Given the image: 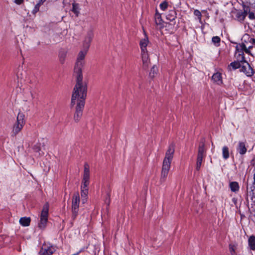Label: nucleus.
I'll list each match as a JSON object with an SVG mask.
<instances>
[{
  "label": "nucleus",
  "mask_w": 255,
  "mask_h": 255,
  "mask_svg": "<svg viewBox=\"0 0 255 255\" xmlns=\"http://www.w3.org/2000/svg\"><path fill=\"white\" fill-rule=\"evenodd\" d=\"M87 86H79L76 88L75 86L71 98V105L73 106L77 101L75 113L74 115V120L76 122L79 121L83 114L85 99L87 97Z\"/></svg>",
  "instance_id": "1"
},
{
  "label": "nucleus",
  "mask_w": 255,
  "mask_h": 255,
  "mask_svg": "<svg viewBox=\"0 0 255 255\" xmlns=\"http://www.w3.org/2000/svg\"><path fill=\"white\" fill-rule=\"evenodd\" d=\"M88 49L84 48V49L81 50L78 53L76 62L74 67V73L76 76V88L79 86H84L85 85L87 86V83L83 81L82 68L84 65V59L87 54Z\"/></svg>",
  "instance_id": "2"
},
{
  "label": "nucleus",
  "mask_w": 255,
  "mask_h": 255,
  "mask_svg": "<svg viewBox=\"0 0 255 255\" xmlns=\"http://www.w3.org/2000/svg\"><path fill=\"white\" fill-rule=\"evenodd\" d=\"M25 124V115L23 113L19 112L16 118V121L12 127L11 136H15L20 132Z\"/></svg>",
  "instance_id": "3"
},
{
  "label": "nucleus",
  "mask_w": 255,
  "mask_h": 255,
  "mask_svg": "<svg viewBox=\"0 0 255 255\" xmlns=\"http://www.w3.org/2000/svg\"><path fill=\"white\" fill-rule=\"evenodd\" d=\"M80 202L79 193H74L72 196L71 206V219L72 221H74L78 215Z\"/></svg>",
  "instance_id": "4"
},
{
  "label": "nucleus",
  "mask_w": 255,
  "mask_h": 255,
  "mask_svg": "<svg viewBox=\"0 0 255 255\" xmlns=\"http://www.w3.org/2000/svg\"><path fill=\"white\" fill-rule=\"evenodd\" d=\"M49 211V204L45 203L42 208L40 215V222L38 223V227L40 229H44L47 224Z\"/></svg>",
  "instance_id": "5"
},
{
  "label": "nucleus",
  "mask_w": 255,
  "mask_h": 255,
  "mask_svg": "<svg viewBox=\"0 0 255 255\" xmlns=\"http://www.w3.org/2000/svg\"><path fill=\"white\" fill-rule=\"evenodd\" d=\"M205 144L203 142H200L199 143L198 154L196 161V170H199L202 163L203 158L206 156V150L204 148Z\"/></svg>",
  "instance_id": "6"
},
{
  "label": "nucleus",
  "mask_w": 255,
  "mask_h": 255,
  "mask_svg": "<svg viewBox=\"0 0 255 255\" xmlns=\"http://www.w3.org/2000/svg\"><path fill=\"white\" fill-rule=\"evenodd\" d=\"M245 48V46L243 44H237L236 46L235 57L237 60L242 63L247 62L244 55V48Z\"/></svg>",
  "instance_id": "7"
},
{
  "label": "nucleus",
  "mask_w": 255,
  "mask_h": 255,
  "mask_svg": "<svg viewBox=\"0 0 255 255\" xmlns=\"http://www.w3.org/2000/svg\"><path fill=\"white\" fill-rule=\"evenodd\" d=\"M171 162L163 161L162 170L161 172L160 182H163L166 180L171 167Z\"/></svg>",
  "instance_id": "8"
},
{
  "label": "nucleus",
  "mask_w": 255,
  "mask_h": 255,
  "mask_svg": "<svg viewBox=\"0 0 255 255\" xmlns=\"http://www.w3.org/2000/svg\"><path fill=\"white\" fill-rule=\"evenodd\" d=\"M250 10L251 9L249 6L244 5L243 10H239L236 12V17L237 20L240 22L243 21Z\"/></svg>",
  "instance_id": "9"
},
{
  "label": "nucleus",
  "mask_w": 255,
  "mask_h": 255,
  "mask_svg": "<svg viewBox=\"0 0 255 255\" xmlns=\"http://www.w3.org/2000/svg\"><path fill=\"white\" fill-rule=\"evenodd\" d=\"M90 166L87 163L84 164V173L82 184L89 185L90 183Z\"/></svg>",
  "instance_id": "10"
},
{
  "label": "nucleus",
  "mask_w": 255,
  "mask_h": 255,
  "mask_svg": "<svg viewBox=\"0 0 255 255\" xmlns=\"http://www.w3.org/2000/svg\"><path fill=\"white\" fill-rule=\"evenodd\" d=\"M55 251V248L53 246H44L41 248L39 255H52Z\"/></svg>",
  "instance_id": "11"
},
{
  "label": "nucleus",
  "mask_w": 255,
  "mask_h": 255,
  "mask_svg": "<svg viewBox=\"0 0 255 255\" xmlns=\"http://www.w3.org/2000/svg\"><path fill=\"white\" fill-rule=\"evenodd\" d=\"M144 37L142 38L139 42V46L141 49V52H148L147 50V46L149 43V40L145 31H143Z\"/></svg>",
  "instance_id": "12"
},
{
  "label": "nucleus",
  "mask_w": 255,
  "mask_h": 255,
  "mask_svg": "<svg viewBox=\"0 0 255 255\" xmlns=\"http://www.w3.org/2000/svg\"><path fill=\"white\" fill-rule=\"evenodd\" d=\"M174 151V145L173 144H170L165 153V156L163 160L171 162L173 157Z\"/></svg>",
  "instance_id": "13"
},
{
  "label": "nucleus",
  "mask_w": 255,
  "mask_h": 255,
  "mask_svg": "<svg viewBox=\"0 0 255 255\" xmlns=\"http://www.w3.org/2000/svg\"><path fill=\"white\" fill-rule=\"evenodd\" d=\"M141 56L142 61L143 68L146 69L148 67L150 63V60L148 52H141Z\"/></svg>",
  "instance_id": "14"
},
{
  "label": "nucleus",
  "mask_w": 255,
  "mask_h": 255,
  "mask_svg": "<svg viewBox=\"0 0 255 255\" xmlns=\"http://www.w3.org/2000/svg\"><path fill=\"white\" fill-rule=\"evenodd\" d=\"M244 63H246L247 65V67L242 64L241 65V71L244 73H245L248 76H251L254 74V71L253 69L251 67V65L249 64V63L247 61V62H245Z\"/></svg>",
  "instance_id": "15"
},
{
  "label": "nucleus",
  "mask_w": 255,
  "mask_h": 255,
  "mask_svg": "<svg viewBox=\"0 0 255 255\" xmlns=\"http://www.w3.org/2000/svg\"><path fill=\"white\" fill-rule=\"evenodd\" d=\"M94 34L92 31H88L87 35L85 38V40L84 41L83 43V46L84 48H86L87 49H88L90 45V43L93 38Z\"/></svg>",
  "instance_id": "16"
},
{
  "label": "nucleus",
  "mask_w": 255,
  "mask_h": 255,
  "mask_svg": "<svg viewBox=\"0 0 255 255\" xmlns=\"http://www.w3.org/2000/svg\"><path fill=\"white\" fill-rule=\"evenodd\" d=\"M237 150L241 155H244L247 151L245 141H239L237 146Z\"/></svg>",
  "instance_id": "17"
},
{
  "label": "nucleus",
  "mask_w": 255,
  "mask_h": 255,
  "mask_svg": "<svg viewBox=\"0 0 255 255\" xmlns=\"http://www.w3.org/2000/svg\"><path fill=\"white\" fill-rule=\"evenodd\" d=\"M89 185L82 184L81 186V195L83 198L82 202L85 203L86 201V197L88 194V186Z\"/></svg>",
  "instance_id": "18"
},
{
  "label": "nucleus",
  "mask_w": 255,
  "mask_h": 255,
  "mask_svg": "<svg viewBox=\"0 0 255 255\" xmlns=\"http://www.w3.org/2000/svg\"><path fill=\"white\" fill-rule=\"evenodd\" d=\"M212 80L217 85H220L223 84L222 74L220 72L214 73L212 77Z\"/></svg>",
  "instance_id": "19"
},
{
  "label": "nucleus",
  "mask_w": 255,
  "mask_h": 255,
  "mask_svg": "<svg viewBox=\"0 0 255 255\" xmlns=\"http://www.w3.org/2000/svg\"><path fill=\"white\" fill-rule=\"evenodd\" d=\"M166 19L170 21H173L175 20L176 17H177V13L176 10L174 9H172L169 10L166 13Z\"/></svg>",
  "instance_id": "20"
},
{
  "label": "nucleus",
  "mask_w": 255,
  "mask_h": 255,
  "mask_svg": "<svg viewBox=\"0 0 255 255\" xmlns=\"http://www.w3.org/2000/svg\"><path fill=\"white\" fill-rule=\"evenodd\" d=\"M67 54V50L64 49H61L58 52V58L61 64L65 62Z\"/></svg>",
  "instance_id": "21"
},
{
  "label": "nucleus",
  "mask_w": 255,
  "mask_h": 255,
  "mask_svg": "<svg viewBox=\"0 0 255 255\" xmlns=\"http://www.w3.org/2000/svg\"><path fill=\"white\" fill-rule=\"evenodd\" d=\"M154 21L155 24L159 26L160 27L163 26V21L162 19L161 16L160 14L156 13L154 15Z\"/></svg>",
  "instance_id": "22"
},
{
  "label": "nucleus",
  "mask_w": 255,
  "mask_h": 255,
  "mask_svg": "<svg viewBox=\"0 0 255 255\" xmlns=\"http://www.w3.org/2000/svg\"><path fill=\"white\" fill-rule=\"evenodd\" d=\"M229 186L231 191L233 192H237L239 191L240 189L239 183L236 181L230 182Z\"/></svg>",
  "instance_id": "23"
},
{
  "label": "nucleus",
  "mask_w": 255,
  "mask_h": 255,
  "mask_svg": "<svg viewBox=\"0 0 255 255\" xmlns=\"http://www.w3.org/2000/svg\"><path fill=\"white\" fill-rule=\"evenodd\" d=\"M30 221L31 220L29 217H22L19 220V223L22 226L26 227L30 225Z\"/></svg>",
  "instance_id": "24"
},
{
  "label": "nucleus",
  "mask_w": 255,
  "mask_h": 255,
  "mask_svg": "<svg viewBox=\"0 0 255 255\" xmlns=\"http://www.w3.org/2000/svg\"><path fill=\"white\" fill-rule=\"evenodd\" d=\"M244 64V63H242L237 60V61L231 63L229 66L232 67L233 69L236 70L240 68L241 67V65Z\"/></svg>",
  "instance_id": "25"
},
{
  "label": "nucleus",
  "mask_w": 255,
  "mask_h": 255,
  "mask_svg": "<svg viewBox=\"0 0 255 255\" xmlns=\"http://www.w3.org/2000/svg\"><path fill=\"white\" fill-rule=\"evenodd\" d=\"M249 246L252 250H255V237L251 236L248 240Z\"/></svg>",
  "instance_id": "26"
},
{
  "label": "nucleus",
  "mask_w": 255,
  "mask_h": 255,
  "mask_svg": "<svg viewBox=\"0 0 255 255\" xmlns=\"http://www.w3.org/2000/svg\"><path fill=\"white\" fill-rule=\"evenodd\" d=\"M223 157L224 159L226 160L229 158V149L228 146H224L222 148Z\"/></svg>",
  "instance_id": "27"
},
{
  "label": "nucleus",
  "mask_w": 255,
  "mask_h": 255,
  "mask_svg": "<svg viewBox=\"0 0 255 255\" xmlns=\"http://www.w3.org/2000/svg\"><path fill=\"white\" fill-rule=\"evenodd\" d=\"M249 39L250 35L248 34H245V35H244L242 38V43H239V44H243L245 46H247L248 43H250V40H249Z\"/></svg>",
  "instance_id": "28"
},
{
  "label": "nucleus",
  "mask_w": 255,
  "mask_h": 255,
  "mask_svg": "<svg viewBox=\"0 0 255 255\" xmlns=\"http://www.w3.org/2000/svg\"><path fill=\"white\" fill-rule=\"evenodd\" d=\"M79 4L75 2L73 3L72 11L76 14L77 16H78L79 13Z\"/></svg>",
  "instance_id": "29"
},
{
  "label": "nucleus",
  "mask_w": 255,
  "mask_h": 255,
  "mask_svg": "<svg viewBox=\"0 0 255 255\" xmlns=\"http://www.w3.org/2000/svg\"><path fill=\"white\" fill-rule=\"evenodd\" d=\"M157 71L158 70L157 67L155 65L153 66L150 70L149 76L151 78L154 77L157 74Z\"/></svg>",
  "instance_id": "30"
},
{
  "label": "nucleus",
  "mask_w": 255,
  "mask_h": 255,
  "mask_svg": "<svg viewBox=\"0 0 255 255\" xmlns=\"http://www.w3.org/2000/svg\"><path fill=\"white\" fill-rule=\"evenodd\" d=\"M168 2L166 1H164L159 4V7L161 10L165 11L168 7Z\"/></svg>",
  "instance_id": "31"
},
{
  "label": "nucleus",
  "mask_w": 255,
  "mask_h": 255,
  "mask_svg": "<svg viewBox=\"0 0 255 255\" xmlns=\"http://www.w3.org/2000/svg\"><path fill=\"white\" fill-rule=\"evenodd\" d=\"M220 41L221 39L218 36H214L212 37V41L216 46H219Z\"/></svg>",
  "instance_id": "32"
},
{
  "label": "nucleus",
  "mask_w": 255,
  "mask_h": 255,
  "mask_svg": "<svg viewBox=\"0 0 255 255\" xmlns=\"http://www.w3.org/2000/svg\"><path fill=\"white\" fill-rule=\"evenodd\" d=\"M194 14L198 18L199 21L201 22V18H202V14L201 12L198 9H195L194 10Z\"/></svg>",
  "instance_id": "33"
},
{
  "label": "nucleus",
  "mask_w": 255,
  "mask_h": 255,
  "mask_svg": "<svg viewBox=\"0 0 255 255\" xmlns=\"http://www.w3.org/2000/svg\"><path fill=\"white\" fill-rule=\"evenodd\" d=\"M253 47V45H251L248 46L247 48V46H245V48H244V50L245 51V52H246L247 54H248L251 56H253V54L251 53L250 50L252 49Z\"/></svg>",
  "instance_id": "34"
},
{
  "label": "nucleus",
  "mask_w": 255,
  "mask_h": 255,
  "mask_svg": "<svg viewBox=\"0 0 255 255\" xmlns=\"http://www.w3.org/2000/svg\"><path fill=\"white\" fill-rule=\"evenodd\" d=\"M40 6H39V4H36L35 5L34 8L32 10V13L34 14H35L36 13H37L39 10Z\"/></svg>",
  "instance_id": "35"
},
{
  "label": "nucleus",
  "mask_w": 255,
  "mask_h": 255,
  "mask_svg": "<svg viewBox=\"0 0 255 255\" xmlns=\"http://www.w3.org/2000/svg\"><path fill=\"white\" fill-rule=\"evenodd\" d=\"M249 14V17L250 19H255V15L253 12H251L250 10L248 12Z\"/></svg>",
  "instance_id": "36"
},
{
  "label": "nucleus",
  "mask_w": 255,
  "mask_h": 255,
  "mask_svg": "<svg viewBox=\"0 0 255 255\" xmlns=\"http://www.w3.org/2000/svg\"><path fill=\"white\" fill-rule=\"evenodd\" d=\"M249 40H250V43H251L252 45H255V38L251 37L250 36Z\"/></svg>",
  "instance_id": "37"
},
{
  "label": "nucleus",
  "mask_w": 255,
  "mask_h": 255,
  "mask_svg": "<svg viewBox=\"0 0 255 255\" xmlns=\"http://www.w3.org/2000/svg\"><path fill=\"white\" fill-rule=\"evenodd\" d=\"M33 148H34V150L36 152H38L40 150V147L37 145H34Z\"/></svg>",
  "instance_id": "38"
},
{
  "label": "nucleus",
  "mask_w": 255,
  "mask_h": 255,
  "mask_svg": "<svg viewBox=\"0 0 255 255\" xmlns=\"http://www.w3.org/2000/svg\"><path fill=\"white\" fill-rule=\"evenodd\" d=\"M23 2V0H14V2L17 4H20Z\"/></svg>",
  "instance_id": "39"
},
{
  "label": "nucleus",
  "mask_w": 255,
  "mask_h": 255,
  "mask_svg": "<svg viewBox=\"0 0 255 255\" xmlns=\"http://www.w3.org/2000/svg\"><path fill=\"white\" fill-rule=\"evenodd\" d=\"M46 0H39L37 4H39V6L42 5Z\"/></svg>",
  "instance_id": "40"
},
{
  "label": "nucleus",
  "mask_w": 255,
  "mask_h": 255,
  "mask_svg": "<svg viewBox=\"0 0 255 255\" xmlns=\"http://www.w3.org/2000/svg\"><path fill=\"white\" fill-rule=\"evenodd\" d=\"M230 250H231V251H233V252H234V249L233 248H230Z\"/></svg>",
  "instance_id": "41"
},
{
  "label": "nucleus",
  "mask_w": 255,
  "mask_h": 255,
  "mask_svg": "<svg viewBox=\"0 0 255 255\" xmlns=\"http://www.w3.org/2000/svg\"><path fill=\"white\" fill-rule=\"evenodd\" d=\"M80 252L77 253V254H75V255H78L79 254Z\"/></svg>",
  "instance_id": "42"
}]
</instances>
